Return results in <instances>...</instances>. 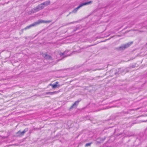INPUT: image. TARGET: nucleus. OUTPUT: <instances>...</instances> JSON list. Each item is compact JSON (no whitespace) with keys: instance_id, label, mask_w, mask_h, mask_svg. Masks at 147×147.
<instances>
[{"instance_id":"obj_10","label":"nucleus","mask_w":147,"mask_h":147,"mask_svg":"<svg viewBox=\"0 0 147 147\" xmlns=\"http://www.w3.org/2000/svg\"><path fill=\"white\" fill-rule=\"evenodd\" d=\"M34 26H35V25H34V23H33V24H30L29 26H27L25 28H24V29H25V30H26V29H27L30 28L31 27Z\"/></svg>"},{"instance_id":"obj_13","label":"nucleus","mask_w":147,"mask_h":147,"mask_svg":"<svg viewBox=\"0 0 147 147\" xmlns=\"http://www.w3.org/2000/svg\"><path fill=\"white\" fill-rule=\"evenodd\" d=\"M92 144V142L86 143L85 145V146L86 147H88V146H90L91 144Z\"/></svg>"},{"instance_id":"obj_12","label":"nucleus","mask_w":147,"mask_h":147,"mask_svg":"<svg viewBox=\"0 0 147 147\" xmlns=\"http://www.w3.org/2000/svg\"><path fill=\"white\" fill-rule=\"evenodd\" d=\"M28 131V128H26L24 130L22 131V133H23V134L24 135L25 133L26 132H27Z\"/></svg>"},{"instance_id":"obj_11","label":"nucleus","mask_w":147,"mask_h":147,"mask_svg":"<svg viewBox=\"0 0 147 147\" xmlns=\"http://www.w3.org/2000/svg\"><path fill=\"white\" fill-rule=\"evenodd\" d=\"M58 92L57 91H54L52 92H47L46 93V94H49L51 95H53L54 94H56Z\"/></svg>"},{"instance_id":"obj_5","label":"nucleus","mask_w":147,"mask_h":147,"mask_svg":"<svg viewBox=\"0 0 147 147\" xmlns=\"http://www.w3.org/2000/svg\"><path fill=\"white\" fill-rule=\"evenodd\" d=\"M59 82H55V84H50V85L51 86L52 88H55L56 87H59L60 86V85L58 84Z\"/></svg>"},{"instance_id":"obj_6","label":"nucleus","mask_w":147,"mask_h":147,"mask_svg":"<svg viewBox=\"0 0 147 147\" xmlns=\"http://www.w3.org/2000/svg\"><path fill=\"white\" fill-rule=\"evenodd\" d=\"M81 101V100H78L75 102L71 106L70 108L72 109L73 108V107L75 106H77L79 104V102Z\"/></svg>"},{"instance_id":"obj_9","label":"nucleus","mask_w":147,"mask_h":147,"mask_svg":"<svg viewBox=\"0 0 147 147\" xmlns=\"http://www.w3.org/2000/svg\"><path fill=\"white\" fill-rule=\"evenodd\" d=\"M17 136L18 137H21L24 136L22 132H21L20 131H19L16 133Z\"/></svg>"},{"instance_id":"obj_8","label":"nucleus","mask_w":147,"mask_h":147,"mask_svg":"<svg viewBox=\"0 0 147 147\" xmlns=\"http://www.w3.org/2000/svg\"><path fill=\"white\" fill-rule=\"evenodd\" d=\"M46 59H50L51 58V57L47 54H44L42 55Z\"/></svg>"},{"instance_id":"obj_4","label":"nucleus","mask_w":147,"mask_h":147,"mask_svg":"<svg viewBox=\"0 0 147 147\" xmlns=\"http://www.w3.org/2000/svg\"><path fill=\"white\" fill-rule=\"evenodd\" d=\"M50 3V2L49 1H45L42 3L40 4V5H41V6L43 7V8L45 6L44 5L47 6L49 5Z\"/></svg>"},{"instance_id":"obj_7","label":"nucleus","mask_w":147,"mask_h":147,"mask_svg":"<svg viewBox=\"0 0 147 147\" xmlns=\"http://www.w3.org/2000/svg\"><path fill=\"white\" fill-rule=\"evenodd\" d=\"M129 46V45L128 44L125 45L123 46L119 47V49L120 50H124L128 47Z\"/></svg>"},{"instance_id":"obj_2","label":"nucleus","mask_w":147,"mask_h":147,"mask_svg":"<svg viewBox=\"0 0 147 147\" xmlns=\"http://www.w3.org/2000/svg\"><path fill=\"white\" fill-rule=\"evenodd\" d=\"M43 9V7L41 6V5H38L35 8L32 9V11L33 13H34Z\"/></svg>"},{"instance_id":"obj_1","label":"nucleus","mask_w":147,"mask_h":147,"mask_svg":"<svg viewBox=\"0 0 147 147\" xmlns=\"http://www.w3.org/2000/svg\"><path fill=\"white\" fill-rule=\"evenodd\" d=\"M92 3V1H89L88 2H86L85 3H82L80 4L79 6L77 7V8L74 9L72 11V12L73 13H76L78 9L80 8V7H82V6L85 5H88L90 4L91 3Z\"/></svg>"},{"instance_id":"obj_3","label":"nucleus","mask_w":147,"mask_h":147,"mask_svg":"<svg viewBox=\"0 0 147 147\" xmlns=\"http://www.w3.org/2000/svg\"><path fill=\"white\" fill-rule=\"evenodd\" d=\"M51 22V21H45L42 20H38L37 22L34 23L35 26L37 25L42 23H49Z\"/></svg>"}]
</instances>
